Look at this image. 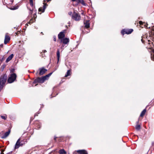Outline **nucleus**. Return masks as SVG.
<instances>
[{"label":"nucleus","instance_id":"1","mask_svg":"<svg viewBox=\"0 0 154 154\" xmlns=\"http://www.w3.org/2000/svg\"><path fill=\"white\" fill-rule=\"evenodd\" d=\"M53 72L50 73L48 75L42 77H38L35 79L33 82V84H35L37 83H43L46 80H48L49 77L52 74Z\"/></svg>","mask_w":154,"mask_h":154},{"label":"nucleus","instance_id":"2","mask_svg":"<svg viewBox=\"0 0 154 154\" xmlns=\"http://www.w3.org/2000/svg\"><path fill=\"white\" fill-rule=\"evenodd\" d=\"M7 79V75H4L0 77V91L2 89L5 85Z\"/></svg>","mask_w":154,"mask_h":154},{"label":"nucleus","instance_id":"3","mask_svg":"<svg viewBox=\"0 0 154 154\" xmlns=\"http://www.w3.org/2000/svg\"><path fill=\"white\" fill-rule=\"evenodd\" d=\"M17 75L15 73L11 74L8 79V81L9 83H11L13 82L16 79Z\"/></svg>","mask_w":154,"mask_h":154},{"label":"nucleus","instance_id":"4","mask_svg":"<svg viewBox=\"0 0 154 154\" xmlns=\"http://www.w3.org/2000/svg\"><path fill=\"white\" fill-rule=\"evenodd\" d=\"M72 18L75 21H79L81 19V17L79 14L75 12L72 14Z\"/></svg>","mask_w":154,"mask_h":154},{"label":"nucleus","instance_id":"5","mask_svg":"<svg viewBox=\"0 0 154 154\" xmlns=\"http://www.w3.org/2000/svg\"><path fill=\"white\" fill-rule=\"evenodd\" d=\"M133 31L132 29H124L121 31V33L123 35H124L125 34H131Z\"/></svg>","mask_w":154,"mask_h":154},{"label":"nucleus","instance_id":"6","mask_svg":"<svg viewBox=\"0 0 154 154\" xmlns=\"http://www.w3.org/2000/svg\"><path fill=\"white\" fill-rule=\"evenodd\" d=\"M36 12H35L33 15L32 18L30 20L29 23V24L32 23L35 21V19L37 17V15H36Z\"/></svg>","mask_w":154,"mask_h":154},{"label":"nucleus","instance_id":"7","mask_svg":"<svg viewBox=\"0 0 154 154\" xmlns=\"http://www.w3.org/2000/svg\"><path fill=\"white\" fill-rule=\"evenodd\" d=\"M39 74L40 75H43L47 71V70L45 69L44 67L39 68Z\"/></svg>","mask_w":154,"mask_h":154},{"label":"nucleus","instance_id":"8","mask_svg":"<svg viewBox=\"0 0 154 154\" xmlns=\"http://www.w3.org/2000/svg\"><path fill=\"white\" fill-rule=\"evenodd\" d=\"M44 5L42 7H41L38 9L39 12H42L43 13L45 11V10L47 7L48 5L44 3H43Z\"/></svg>","mask_w":154,"mask_h":154},{"label":"nucleus","instance_id":"9","mask_svg":"<svg viewBox=\"0 0 154 154\" xmlns=\"http://www.w3.org/2000/svg\"><path fill=\"white\" fill-rule=\"evenodd\" d=\"M69 41V38H64L60 40V43H61L62 42L64 44H67Z\"/></svg>","mask_w":154,"mask_h":154},{"label":"nucleus","instance_id":"10","mask_svg":"<svg viewBox=\"0 0 154 154\" xmlns=\"http://www.w3.org/2000/svg\"><path fill=\"white\" fill-rule=\"evenodd\" d=\"M65 36L64 32H60L58 35V38L59 39H63Z\"/></svg>","mask_w":154,"mask_h":154},{"label":"nucleus","instance_id":"11","mask_svg":"<svg viewBox=\"0 0 154 154\" xmlns=\"http://www.w3.org/2000/svg\"><path fill=\"white\" fill-rule=\"evenodd\" d=\"M10 40V37L8 35H6L4 40V44H7L9 42Z\"/></svg>","mask_w":154,"mask_h":154},{"label":"nucleus","instance_id":"12","mask_svg":"<svg viewBox=\"0 0 154 154\" xmlns=\"http://www.w3.org/2000/svg\"><path fill=\"white\" fill-rule=\"evenodd\" d=\"M20 138L17 141L14 147V149H18L20 146Z\"/></svg>","mask_w":154,"mask_h":154},{"label":"nucleus","instance_id":"13","mask_svg":"<svg viewBox=\"0 0 154 154\" xmlns=\"http://www.w3.org/2000/svg\"><path fill=\"white\" fill-rule=\"evenodd\" d=\"M77 152L79 154H88L87 151L84 149L78 150Z\"/></svg>","mask_w":154,"mask_h":154},{"label":"nucleus","instance_id":"14","mask_svg":"<svg viewBox=\"0 0 154 154\" xmlns=\"http://www.w3.org/2000/svg\"><path fill=\"white\" fill-rule=\"evenodd\" d=\"M10 132V130H9L8 131L5 132L3 136L2 137V138H5L7 137L9 134Z\"/></svg>","mask_w":154,"mask_h":154},{"label":"nucleus","instance_id":"15","mask_svg":"<svg viewBox=\"0 0 154 154\" xmlns=\"http://www.w3.org/2000/svg\"><path fill=\"white\" fill-rule=\"evenodd\" d=\"M4 3L7 5L11 4L13 2V0H4Z\"/></svg>","mask_w":154,"mask_h":154},{"label":"nucleus","instance_id":"16","mask_svg":"<svg viewBox=\"0 0 154 154\" xmlns=\"http://www.w3.org/2000/svg\"><path fill=\"white\" fill-rule=\"evenodd\" d=\"M14 54H11L6 59V62L8 63L9 61L11 60L12 58L13 57Z\"/></svg>","mask_w":154,"mask_h":154},{"label":"nucleus","instance_id":"17","mask_svg":"<svg viewBox=\"0 0 154 154\" xmlns=\"http://www.w3.org/2000/svg\"><path fill=\"white\" fill-rule=\"evenodd\" d=\"M85 27L86 28H88L90 27V23L89 20H87L84 22Z\"/></svg>","mask_w":154,"mask_h":154},{"label":"nucleus","instance_id":"18","mask_svg":"<svg viewBox=\"0 0 154 154\" xmlns=\"http://www.w3.org/2000/svg\"><path fill=\"white\" fill-rule=\"evenodd\" d=\"M57 63L58 62L60 57V51L59 49L57 50Z\"/></svg>","mask_w":154,"mask_h":154},{"label":"nucleus","instance_id":"19","mask_svg":"<svg viewBox=\"0 0 154 154\" xmlns=\"http://www.w3.org/2000/svg\"><path fill=\"white\" fill-rule=\"evenodd\" d=\"M146 111V109H143V110L141 112L140 114V117L143 116L145 114Z\"/></svg>","mask_w":154,"mask_h":154},{"label":"nucleus","instance_id":"20","mask_svg":"<svg viewBox=\"0 0 154 154\" xmlns=\"http://www.w3.org/2000/svg\"><path fill=\"white\" fill-rule=\"evenodd\" d=\"M59 153L60 154H66V152L64 149H60L59 150Z\"/></svg>","mask_w":154,"mask_h":154},{"label":"nucleus","instance_id":"21","mask_svg":"<svg viewBox=\"0 0 154 154\" xmlns=\"http://www.w3.org/2000/svg\"><path fill=\"white\" fill-rule=\"evenodd\" d=\"M80 3L82 5L85 6L87 5V4L83 0H80Z\"/></svg>","mask_w":154,"mask_h":154},{"label":"nucleus","instance_id":"22","mask_svg":"<svg viewBox=\"0 0 154 154\" xmlns=\"http://www.w3.org/2000/svg\"><path fill=\"white\" fill-rule=\"evenodd\" d=\"M70 70H69L67 71L66 72V74L65 75V77H67L68 76L70 75Z\"/></svg>","mask_w":154,"mask_h":154},{"label":"nucleus","instance_id":"23","mask_svg":"<svg viewBox=\"0 0 154 154\" xmlns=\"http://www.w3.org/2000/svg\"><path fill=\"white\" fill-rule=\"evenodd\" d=\"M136 129L137 130H139L140 129V125H137L136 126Z\"/></svg>","mask_w":154,"mask_h":154},{"label":"nucleus","instance_id":"24","mask_svg":"<svg viewBox=\"0 0 154 154\" xmlns=\"http://www.w3.org/2000/svg\"><path fill=\"white\" fill-rule=\"evenodd\" d=\"M1 117L2 119H3L4 120H5L7 118V116L6 115L1 116Z\"/></svg>","mask_w":154,"mask_h":154},{"label":"nucleus","instance_id":"25","mask_svg":"<svg viewBox=\"0 0 154 154\" xmlns=\"http://www.w3.org/2000/svg\"><path fill=\"white\" fill-rule=\"evenodd\" d=\"M30 3L31 6L32 7H33L34 6L33 0H30Z\"/></svg>","mask_w":154,"mask_h":154},{"label":"nucleus","instance_id":"26","mask_svg":"<svg viewBox=\"0 0 154 154\" xmlns=\"http://www.w3.org/2000/svg\"><path fill=\"white\" fill-rule=\"evenodd\" d=\"M29 10L30 11V12H29V15L32 14V11L33 10V9H29Z\"/></svg>","mask_w":154,"mask_h":154},{"label":"nucleus","instance_id":"27","mask_svg":"<svg viewBox=\"0 0 154 154\" xmlns=\"http://www.w3.org/2000/svg\"><path fill=\"white\" fill-rule=\"evenodd\" d=\"M153 53H154V49L153 50ZM151 58L152 59V60H154V54L152 56H151Z\"/></svg>","mask_w":154,"mask_h":154},{"label":"nucleus","instance_id":"28","mask_svg":"<svg viewBox=\"0 0 154 154\" xmlns=\"http://www.w3.org/2000/svg\"><path fill=\"white\" fill-rule=\"evenodd\" d=\"M77 2V5H78L80 2V0H76L75 1Z\"/></svg>","mask_w":154,"mask_h":154},{"label":"nucleus","instance_id":"29","mask_svg":"<svg viewBox=\"0 0 154 154\" xmlns=\"http://www.w3.org/2000/svg\"><path fill=\"white\" fill-rule=\"evenodd\" d=\"M54 40V41L56 42V37L55 35L53 36Z\"/></svg>","mask_w":154,"mask_h":154},{"label":"nucleus","instance_id":"30","mask_svg":"<svg viewBox=\"0 0 154 154\" xmlns=\"http://www.w3.org/2000/svg\"><path fill=\"white\" fill-rule=\"evenodd\" d=\"M139 24L141 25V24H142V23H143V22L141 21H140L139 22Z\"/></svg>","mask_w":154,"mask_h":154},{"label":"nucleus","instance_id":"31","mask_svg":"<svg viewBox=\"0 0 154 154\" xmlns=\"http://www.w3.org/2000/svg\"><path fill=\"white\" fill-rule=\"evenodd\" d=\"M3 44H2L0 45V47H3Z\"/></svg>","mask_w":154,"mask_h":154},{"label":"nucleus","instance_id":"32","mask_svg":"<svg viewBox=\"0 0 154 154\" xmlns=\"http://www.w3.org/2000/svg\"><path fill=\"white\" fill-rule=\"evenodd\" d=\"M72 13L71 12H69V14L70 15Z\"/></svg>","mask_w":154,"mask_h":154},{"label":"nucleus","instance_id":"33","mask_svg":"<svg viewBox=\"0 0 154 154\" xmlns=\"http://www.w3.org/2000/svg\"><path fill=\"white\" fill-rule=\"evenodd\" d=\"M23 145V144H22V143H20V146H22Z\"/></svg>","mask_w":154,"mask_h":154},{"label":"nucleus","instance_id":"34","mask_svg":"<svg viewBox=\"0 0 154 154\" xmlns=\"http://www.w3.org/2000/svg\"><path fill=\"white\" fill-rule=\"evenodd\" d=\"M57 138V137H54V140H56V139Z\"/></svg>","mask_w":154,"mask_h":154},{"label":"nucleus","instance_id":"35","mask_svg":"<svg viewBox=\"0 0 154 154\" xmlns=\"http://www.w3.org/2000/svg\"><path fill=\"white\" fill-rule=\"evenodd\" d=\"M51 0H46L47 2H49L50 1H51Z\"/></svg>","mask_w":154,"mask_h":154},{"label":"nucleus","instance_id":"36","mask_svg":"<svg viewBox=\"0 0 154 154\" xmlns=\"http://www.w3.org/2000/svg\"><path fill=\"white\" fill-rule=\"evenodd\" d=\"M76 0H72V2L76 1Z\"/></svg>","mask_w":154,"mask_h":154},{"label":"nucleus","instance_id":"37","mask_svg":"<svg viewBox=\"0 0 154 154\" xmlns=\"http://www.w3.org/2000/svg\"><path fill=\"white\" fill-rule=\"evenodd\" d=\"M44 51V52H46V51L45 50L44 51Z\"/></svg>","mask_w":154,"mask_h":154},{"label":"nucleus","instance_id":"38","mask_svg":"<svg viewBox=\"0 0 154 154\" xmlns=\"http://www.w3.org/2000/svg\"><path fill=\"white\" fill-rule=\"evenodd\" d=\"M64 47V45H62V47Z\"/></svg>","mask_w":154,"mask_h":154},{"label":"nucleus","instance_id":"39","mask_svg":"<svg viewBox=\"0 0 154 154\" xmlns=\"http://www.w3.org/2000/svg\"><path fill=\"white\" fill-rule=\"evenodd\" d=\"M53 151H52L51 152H50L49 154H51V152H53Z\"/></svg>","mask_w":154,"mask_h":154},{"label":"nucleus","instance_id":"40","mask_svg":"<svg viewBox=\"0 0 154 154\" xmlns=\"http://www.w3.org/2000/svg\"><path fill=\"white\" fill-rule=\"evenodd\" d=\"M82 15H83V13H82Z\"/></svg>","mask_w":154,"mask_h":154},{"label":"nucleus","instance_id":"41","mask_svg":"<svg viewBox=\"0 0 154 154\" xmlns=\"http://www.w3.org/2000/svg\"><path fill=\"white\" fill-rule=\"evenodd\" d=\"M4 59V57L2 58V59Z\"/></svg>","mask_w":154,"mask_h":154}]
</instances>
